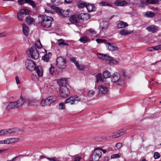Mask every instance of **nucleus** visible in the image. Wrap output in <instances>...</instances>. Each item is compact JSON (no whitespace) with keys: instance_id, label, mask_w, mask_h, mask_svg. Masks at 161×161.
I'll return each instance as SVG.
<instances>
[{"instance_id":"1","label":"nucleus","mask_w":161,"mask_h":161,"mask_svg":"<svg viewBox=\"0 0 161 161\" xmlns=\"http://www.w3.org/2000/svg\"><path fill=\"white\" fill-rule=\"evenodd\" d=\"M39 23L42 27L48 28L51 26V23L53 19L52 17L46 15H41L38 17Z\"/></svg>"},{"instance_id":"2","label":"nucleus","mask_w":161,"mask_h":161,"mask_svg":"<svg viewBox=\"0 0 161 161\" xmlns=\"http://www.w3.org/2000/svg\"><path fill=\"white\" fill-rule=\"evenodd\" d=\"M20 99V100L14 101L10 103L7 106V109L9 110L11 109L16 108L24 105V101L23 98L21 97Z\"/></svg>"},{"instance_id":"3","label":"nucleus","mask_w":161,"mask_h":161,"mask_svg":"<svg viewBox=\"0 0 161 161\" xmlns=\"http://www.w3.org/2000/svg\"><path fill=\"white\" fill-rule=\"evenodd\" d=\"M24 105L25 106H33L36 107L40 103L38 100L33 98H26L24 100Z\"/></svg>"},{"instance_id":"4","label":"nucleus","mask_w":161,"mask_h":161,"mask_svg":"<svg viewBox=\"0 0 161 161\" xmlns=\"http://www.w3.org/2000/svg\"><path fill=\"white\" fill-rule=\"evenodd\" d=\"M26 53L29 56H31L32 58L34 59H37L39 57V53L35 47H31L29 51L26 52Z\"/></svg>"},{"instance_id":"5","label":"nucleus","mask_w":161,"mask_h":161,"mask_svg":"<svg viewBox=\"0 0 161 161\" xmlns=\"http://www.w3.org/2000/svg\"><path fill=\"white\" fill-rule=\"evenodd\" d=\"M97 147L94 148L91 155V158L92 161H98L102 156L101 151L98 150Z\"/></svg>"},{"instance_id":"6","label":"nucleus","mask_w":161,"mask_h":161,"mask_svg":"<svg viewBox=\"0 0 161 161\" xmlns=\"http://www.w3.org/2000/svg\"><path fill=\"white\" fill-rule=\"evenodd\" d=\"M81 101L80 97L78 96L74 95L67 98L65 101V103H69L71 105L75 104V102Z\"/></svg>"},{"instance_id":"7","label":"nucleus","mask_w":161,"mask_h":161,"mask_svg":"<svg viewBox=\"0 0 161 161\" xmlns=\"http://www.w3.org/2000/svg\"><path fill=\"white\" fill-rule=\"evenodd\" d=\"M56 63L57 66L60 69H64L66 67V60L62 57L57 58Z\"/></svg>"},{"instance_id":"8","label":"nucleus","mask_w":161,"mask_h":161,"mask_svg":"<svg viewBox=\"0 0 161 161\" xmlns=\"http://www.w3.org/2000/svg\"><path fill=\"white\" fill-rule=\"evenodd\" d=\"M60 95L61 97H68L70 93V91L66 86H62L60 87Z\"/></svg>"},{"instance_id":"9","label":"nucleus","mask_w":161,"mask_h":161,"mask_svg":"<svg viewBox=\"0 0 161 161\" xmlns=\"http://www.w3.org/2000/svg\"><path fill=\"white\" fill-rule=\"evenodd\" d=\"M120 75L119 73L116 72L114 73L112 75L111 77V81L113 82H115L119 81V85H122L124 84V80H121L120 79Z\"/></svg>"},{"instance_id":"10","label":"nucleus","mask_w":161,"mask_h":161,"mask_svg":"<svg viewBox=\"0 0 161 161\" xmlns=\"http://www.w3.org/2000/svg\"><path fill=\"white\" fill-rule=\"evenodd\" d=\"M25 65L27 69L30 71L34 70L36 68L35 63L31 60H27L25 62Z\"/></svg>"},{"instance_id":"11","label":"nucleus","mask_w":161,"mask_h":161,"mask_svg":"<svg viewBox=\"0 0 161 161\" xmlns=\"http://www.w3.org/2000/svg\"><path fill=\"white\" fill-rule=\"evenodd\" d=\"M106 47L110 51H117L118 50V48L116 44L114 43L104 42Z\"/></svg>"},{"instance_id":"12","label":"nucleus","mask_w":161,"mask_h":161,"mask_svg":"<svg viewBox=\"0 0 161 161\" xmlns=\"http://www.w3.org/2000/svg\"><path fill=\"white\" fill-rule=\"evenodd\" d=\"M22 130L16 128L7 129H5L6 134H18Z\"/></svg>"},{"instance_id":"13","label":"nucleus","mask_w":161,"mask_h":161,"mask_svg":"<svg viewBox=\"0 0 161 161\" xmlns=\"http://www.w3.org/2000/svg\"><path fill=\"white\" fill-rule=\"evenodd\" d=\"M18 2L20 5L26 3L32 6L33 8L36 6V4L35 2L31 0H18Z\"/></svg>"},{"instance_id":"14","label":"nucleus","mask_w":161,"mask_h":161,"mask_svg":"<svg viewBox=\"0 0 161 161\" xmlns=\"http://www.w3.org/2000/svg\"><path fill=\"white\" fill-rule=\"evenodd\" d=\"M103 59L109 61V63L110 64H115L118 63L115 60H113L112 57L108 56L107 54H104V56Z\"/></svg>"},{"instance_id":"15","label":"nucleus","mask_w":161,"mask_h":161,"mask_svg":"<svg viewBox=\"0 0 161 161\" xmlns=\"http://www.w3.org/2000/svg\"><path fill=\"white\" fill-rule=\"evenodd\" d=\"M98 89L99 93L103 95H106L108 91V88L102 85H100L98 86Z\"/></svg>"},{"instance_id":"16","label":"nucleus","mask_w":161,"mask_h":161,"mask_svg":"<svg viewBox=\"0 0 161 161\" xmlns=\"http://www.w3.org/2000/svg\"><path fill=\"white\" fill-rule=\"evenodd\" d=\"M158 29V27L154 25H150L146 28V29L148 31L153 33L155 32Z\"/></svg>"},{"instance_id":"17","label":"nucleus","mask_w":161,"mask_h":161,"mask_svg":"<svg viewBox=\"0 0 161 161\" xmlns=\"http://www.w3.org/2000/svg\"><path fill=\"white\" fill-rule=\"evenodd\" d=\"M127 4V2L123 0H117L114 3V4L116 6H123Z\"/></svg>"},{"instance_id":"18","label":"nucleus","mask_w":161,"mask_h":161,"mask_svg":"<svg viewBox=\"0 0 161 161\" xmlns=\"http://www.w3.org/2000/svg\"><path fill=\"white\" fill-rule=\"evenodd\" d=\"M58 98L56 96H50L47 98L46 99L48 103H49L50 106L51 104L56 101L57 100Z\"/></svg>"},{"instance_id":"19","label":"nucleus","mask_w":161,"mask_h":161,"mask_svg":"<svg viewBox=\"0 0 161 161\" xmlns=\"http://www.w3.org/2000/svg\"><path fill=\"white\" fill-rule=\"evenodd\" d=\"M36 72L38 76L42 77L43 76V70L42 68L40 66L36 67L35 69Z\"/></svg>"},{"instance_id":"20","label":"nucleus","mask_w":161,"mask_h":161,"mask_svg":"<svg viewBox=\"0 0 161 161\" xmlns=\"http://www.w3.org/2000/svg\"><path fill=\"white\" fill-rule=\"evenodd\" d=\"M47 6H48L50 7V8L54 10L57 13L61 15L62 10H61L59 8L53 5L50 6L49 5V3H47Z\"/></svg>"},{"instance_id":"21","label":"nucleus","mask_w":161,"mask_h":161,"mask_svg":"<svg viewBox=\"0 0 161 161\" xmlns=\"http://www.w3.org/2000/svg\"><path fill=\"white\" fill-rule=\"evenodd\" d=\"M126 133V131H123V130H119L117 132V133L114 135L110 137L112 138H116L119 137L120 136L123 135Z\"/></svg>"},{"instance_id":"22","label":"nucleus","mask_w":161,"mask_h":161,"mask_svg":"<svg viewBox=\"0 0 161 161\" xmlns=\"http://www.w3.org/2000/svg\"><path fill=\"white\" fill-rule=\"evenodd\" d=\"M22 25L23 27V31L24 34L26 36H28L29 32V30L28 27L25 24H22Z\"/></svg>"},{"instance_id":"23","label":"nucleus","mask_w":161,"mask_h":161,"mask_svg":"<svg viewBox=\"0 0 161 161\" xmlns=\"http://www.w3.org/2000/svg\"><path fill=\"white\" fill-rule=\"evenodd\" d=\"M128 25L126 22L120 21L117 25V27L118 29L126 27Z\"/></svg>"},{"instance_id":"24","label":"nucleus","mask_w":161,"mask_h":161,"mask_svg":"<svg viewBox=\"0 0 161 161\" xmlns=\"http://www.w3.org/2000/svg\"><path fill=\"white\" fill-rule=\"evenodd\" d=\"M86 8L88 12L94 11L95 10V7L93 4L88 3L86 6Z\"/></svg>"},{"instance_id":"25","label":"nucleus","mask_w":161,"mask_h":161,"mask_svg":"<svg viewBox=\"0 0 161 161\" xmlns=\"http://www.w3.org/2000/svg\"><path fill=\"white\" fill-rule=\"evenodd\" d=\"M108 24V23L107 21H103L100 23V26L103 30H105L106 29Z\"/></svg>"},{"instance_id":"26","label":"nucleus","mask_w":161,"mask_h":161,"mask_svg":"<svg viewBox=\"0 0 161 161\" xmlns=\"http://www.w3.org/2000/svg\"><path fill=\"white\" fill-rule=\"evenodd\" d=\"M67 83V79L65 78H62L59 79L58 81V84L60 86H64Z\"/></svg>"},{"instance_id":"27","label":"nucleus","mask_w":161,"mask_h":161,"mask_svg":"<svg viewBox=\"0 0 161 161\" xmlns=\"http://www.w3.org/2000/svg\"><path fill=\"white\" fill-rule=\"evenodd\" d=\"M131 33V32L125 29H122L119 31L120 34L122 36H125L129 35Z\"/></svg>"},{"instance_id":"28","label":"nucleus","mask_w":161,"mask_h":161,"mask_svg":"<svg viewBox=\"0 0 161 161\" xmlns=\"http://www.w3.org/2000/svg\"><path fill=\"white\" fill-rule=\"evenodd\" d=\"M96 80L95 81V83L97 84L99 81H104V79L102 78V76L101 73H98L97 75H96Z\"/></svg>"},{"instance_id":"29","label":"nucleus","mask_w":161,"mask_h":161,"mask_svg":"<svg viewBox=\"0 0 161 161\" xmlns=\"http://www.w3.org/2000/svg\"><path fill=\"white\" fill-rule=\"evenodd\" d=\"M25 21L27 24L29 25H30L34 22V19L31 16H28L26 17Z\"/></svg>"},{"instance_id":"30","label":"nucleus","mask_w":161,"mask_h":161,"mask_svg":"<svg viewBox=\"0 0 161 161\" xmlns=\"http://www.w3.org/2000/svg\"><path fill=\"white\" fill-rule=\"evenodd\" d=\"M51 53L49 52L48 54H46L42 57V59L46 62H48L49 60Z\"/></svg>"},{"instance_id":"31","label":"nucleus","mask_w":161,"mask_h":161,"mask_svg":"<svg viewBox=\"0 0 161 161\" xmlns=\"http://www.w3.org/2000/svg\"><path fill=\"white\" fill-rule=\"evenodd\" d=\"M69 21L72 23H76L78 22V20L76 16L72 15L69 19Z\"/></svg>"},{"instance_id":"32","label":"nucleus","mask_w":161,"mask_h":161,"mask_svg":"<svg viewBox=\"0 0 161 161\" xmlns=\"http://www.w3.org/2000/svg\"><path fill=\"white\" fill-rule=\"evenodd\" d=\"M111 76V73L108 70L104 71L103 74V77L105 79L108 78L110 77Z\"/></svg>"},{"instance_id":"33","label":"nucleus","mask_w":161,"mask_h":161,"mask_svg":"<svg viewBox=\"0 0 161 161\" xmlns=\"http://www.w3.org/2000/svg\"><path fill=\"white\" fill-rule=\"evenodd\" d=\"M58 45L60 47H62L64 45H67L68 44L64 42V41L63 39H61L57 40Z\"/></svg>"},{"instance_id":"34","label":"nucleus","mask_w":161,"mask_h":161,"mask_svg":"<svg viewBox=\"0 0 161 161\" xmlns=\"http://www.w3.org/2000/svg\"><path fill=\"white\" fill-rule=\"evenodd\" d=\"M69 11L68 10L62 11L61 15L64 17H67L69 16Z\"/></svg>"},{"instance_id":"35","label":"nucleus","mask_w":161,"mask_h":161,"mask_svg":"<svg viewBox=\"0 0 161 161\" xmlns=\"http://www.w3.org/2000/svg\"><path fill=\"white\" fill-rule=\"evenodd\" d=\"M42 107H45L46 106H50L49 103L46 99H43L40 103Z\"/></svg>"},{"instance_id":"36","label":"nucleus","mask_w":161,"mask_h":161,"mask_svg":"<svg viewBox=\"0 0 161 161\" xmlns=\"http://www.w3.org/2000/svg\"><path fill=\"white\" fill-rule=\"evenodd\" d=\"M145 16L149 18H153L155 16V14L154 13L151 11H148L146 12L145 14Z\"/></svg>"},{"instance_id":"37","label":"nucleus","mask_w":161,"mask_h":161,"mask_svg":"<svg viewBox=\"0 0 161 161\" xmlns=\"http://www.w3.org/2000/svg\"><path fill=\"white\" fill-rule=\"evenodd\" d=\"M99 4L100 6H108L110 7H112V5L111 4L107 2H101L99 3Z\"/></svg>"},{"instance_id":"38","label":"nucleus","mask_w":161,"mask_h":161,"mask_svg":"<svg viewBox=\"0 0 161 161\" xmlns=\"http://www.w3.org/2000/svg\"><path fill=\"white\" fill-rule=\"evenodd\" d=\"M80 41L81 42H82L84 43H85L88 42L89 39L87 37L84 36L81 37L79 39Z\"/></svg>"},{"instance_id":"39","label":"nucleus","mask_w":161,"mask_h":161,"mask_svg":"<svg viewBox=\"0 0 161 161\" xmlns=\"http://www.w3.org/2000/svg\"><path fill=\"white\" fill-rule=\"evenodd\" d=\"M23 14L19 12H17V17L19 21H22L24 18V16L23 15Z\"/></svg>"},{"instance_id":"40","label":"nucleus","mask_w":161,"mask_h":161,"mask_svg":"<svg viewBox=\"0 0 161 161\" xmlns=\"http://www.w3.org/2000/svg\"><path fill=\"white\" fill-rule=\"evenodd\" d=\"M20 12L23 14H29L30 11L26 8H23L20 9Z\"/></svg>"},{"instance_id":"41","label":"nucleus","mask_w":161,"mask_h":161,"mask_svg":"<svg viewBox=\"0 0 161 161\" xmlns=\"http://www.w3.org/2000/svg\"><path fill=\"white\" fill-rule=\"evenodd\" d=\"M159 2L158 0H147V3L155 4L158 3Z\"/></svg>"},{"instance_id":"42","label":"nucleus","mask_w":161,"mask_h":161,"mask_svg":"<svg viewBox=\"0 0 161 161\" xmlns=\"http://www.w3.org/2000/svg\"><path fill=\"white\" fill-rule=\"evenodd\" d=\"M11 144H12L18 142L19 139L18 138H10Z\"/></svg>"},{"instance_id":"43","label":"nucleus","mask_w":161,"mask_h":161,"mask_svg":"<svg viewBox=\"0 0 161 161\" xmlns=\"http://www.w3.org/2000/svg\"><path fill=\"white\" fill-rule=\"evenodd\" d=\"M86 14L84 13H82L79 14L77 16V18L79 19H83L85 18Z\"/></svg>"},{"instance_id":"44","label":"nucleus","mask_w":161,"mask_h":161,"mask_svg":"<svg viewBox=\"0 0 161 161\" xmlns=\"http://www.w3.org/2000/svg\"><path fill=\"white\" fill-rule=\"evenodd\" d=\"M35 46L38 48H40L42 47V45L39 40L35 42Z\"/></svg>"},{"instance_id":"45","label":"nucleus","mask_w":161,"mask_h":161,"mask_svg":"<svg viewBox=\"0 0 161 161\" xmlns=\"http://www.w3.org/2000/svg\"><path fill=\"white\" fill-rule=\"evenodd\" d=\"M87 5V3H79L78 4V6L80 8H83L86 7Z\"/></svg>"},{"instance_id":"46","label":"nucleus","mask_w":161,"mask_h":161,"mask_svg":"<svg viewBox=\"0 0 161 161\" xmlns=\"http://www.w3.org/2000/svg\"><path fill=\"white\" fill-rule=\"evenodd\" d=\"M65 103H60L58 105V108L60 110H63L65 109Z\"/></svg>"},{"instance_id":"47","label":"nucleus","mask_w":161,"mask_h":161,"mask_svg":"<svg viewBox=\"0 0 161 161\" xmlns=\"http://www.w3.org/2000/svg\"><path fill=\"white\" fill-rule=\"evenodd\" d=\"M120 157V156L119 154L118 153H117L111 155V158H119Z\"/></svg>"},{"instance_id":"48","label":"nucleus","mask_w":161,"mask_h":161,"mask_svg":"<svg viewBox=\"0 0 161 161\" xmlns=\"http://www.w3.org/2000/svg\"><path fill=\"white\" fill-rule=\"evenodd\" d=\"M70 61L71 62L74 63L76 66H77L78 65V62L76 60L75 58H72L70 59Z\"/></svg>"},{"instance_id":"49","label":"nucleus","mask_w":161,"mask_h":161,"mask_svg":"<svg viewBox=\"0 0 161 161\" xmlns=\"http://www.w3.org/2000/svg\"><path fill=\"white\" fill-rule=\"evenodd\" d=\"M95 94V92L93 90L89 91L88 93V96L89 97H92Z\"/></svg>"},{"instance_id":"50","label":"nucleus","mask_w":161,"mask_h":161,"mask_svg":"<svg viewBox=\"0 0 161 161\" xmlns=\"http://www.w3.org/2000/svg\"><path fill=\"white\" fill-rule=\"evenodd\" d=\"M160 155L158 152H155L154 153V157L155 159H158L160 157Z\"/></svg>"},{"instance_id":"51","label":"nucleus","mask_w":161,"mask_h":161,"mask_svg":"<svg viewBox=\"0 0 161 161\" xmlns=\"http://www.w3.org/2000/svg\"><path fill=\"white\" fill-rule=\"evenodd\" d=\"M4 144H11L10 138H8L3 140Z\"/></svg>"},{"instance_id":"52","label":"nucleus","mask_w":161,"mask_h":161,"mask_svg":"<svg viewBox=\"0 0 161 161\" xmlns=\"http://www.w3.org/2000/svg\"><path fill=\"white\" fill-rule=\"evenodd\" d=\"M153 49L154 50H161V44L153 47Z\"/></svg>"},{"instance_id":"53","label":"nucleus","mask_w":161,"mask_h":161,"mask_svg":"<svg viewBox=\"0 0 161 161\" xmlns=\"http://www.w3.org/2000/svg\"><path fill=\"white\" fill-rule=\"evenodd\" d=\"M76 66L80 70H82L85 69V66L84 65H79V63L78 64V65Z\"/></svg>"},{"instance_id":"54","label":"nucleus","mask_w":161,"mask_h":161,"mask_svg":"<svg viewBox=\"0 0 161 161\" xmlns=\"http://www.w3.org/2000/svg\"><path fill=\"white\" fill-rule=\"evenodd\" d=\"M6 135L5 129L0 130V136H3Z\"/></svg>"},{"instance_id":"55","label":"nucleus","mask_w":161,"mask_h":161,"mask_svg":"<svg viewBox=\"0 0 161 161\" xmlns=\"http://www.w3.org/2000/svg\"><path fill=\"white\" fill-rule=\"evenodd\" d=\"M147 3V0H146V2L142 1H141L140 5L141 7H144L146 6Z\"/></svg>"},{"instance_id":"56","label":"nucleus","mask_w":161,"mask_h":161,"mask_svg":"<svg viewBox=\"0 0 161 161\" xmlns=\"http://www.w3.org/2000/svg\"><path fill=\"white\" fill-rule=\"evenodd\" d=\"M49 71L50 74H53L54 72V67L51 65V67L49 68Z\"/></svg>"},{"instance_id":"57","label":"nucleus","mask_w":161,"mask_h":161,"mask_svg":"<svg viewBox=\"0 0 161 161\" xmlns=\"http://www.w3.org/2000/svg\"><path fill=\"white\" fill-rule=\"evenodd\" d=\"M104 56V54H102L100 53H98L97 54V56L98 57L100 58L103 59Z\"/></svg>"},{"instance_id":"58","label":"nucleus","mask_w":161,"mask_h":161,"mask_svg":"<svg viewBox=\"0 0 161 161\" xmlns=\"http://www.w3.org/2000/svg\"><path fill=\"white\" fill-rule=\"evenodd\" d=\"M116 148L118 149H120L122 147V144L121 143H117L116 145Z\"/></svg>"},{"instance_id":"59","label":"nucleus","mask_w":161,"mask_h":161,"mask_svg":"<svg viewBox=\"0 0 161 161\" xmlns=\"http://www.w3.org/2000/svg\"><path fill=\"white\" fill-rule=\"evenodd\" d=\"M96 41L97 43H101L105 42L106 40L104 39H96Z\"/></svg>"},{"instance_id":"60","label":"nucleus","mask_w":161,"mask_h":161,"mask_svg":"<svg viewBox=\"0 0 161 161\" xmlns=\"http://www.w3.org/2000/svg\"><path fill=\"white\" fill-rule=\"evenodd\" d=\"M88 31L92 34L95 35L96 34V32L92 29H90L88 30Z\"/></svg>"},{"instance_id":"61","label":"nucleus","mask_w":161,"mask_h":161,"mask_svg":"<svg viewBox=\"0 0 161 161\" xmlns=\"http://www.w3.org/2000/svg\"><path fill=\"white\" fill-rule=\"evenodd\" d=\"M97 148H98V150H99L100 151H102L103 152V153H105L107 152L106 150L104 149H103L100 147H97Z\"/></svg>"},{"instance_id":"62","label":"nucleus","mask_w":161,"mask_h":161,"mask_svg":"<svg viewBox=\"0 0 161 161\" xmlns=\"http://www.w3.org/2000/svg\"><path fill=\"white\" fill-rule=\"evenodd\" d=\"M6 36V33L5 32H3L0 33V38L5 36Z\"/></svg>"},{"instance_id":"63","label":"nucleus","mask_w":161,"mask_h":161,"mask_svg":"<svg viewBox=\"0 0 161 161\" xmlns=\"http://www.w3.org/2000/svg\"><path fill=\"white\" fill-rule=\"evenodd\" d=\"M15 80L17 85L19 84L20 83V81L18 76H16Z\"/></svg>"},{"instance_id":"64","label":"nucleus","mask_w":161,"mask_h":161,"mask_svg":"<svg viewBox=\"0 0 161 161\" xmlns=\"http://www.w3.org/2000/svg\"><path fill=\"white\" fill-rule=\"evenodd\" d=\"M18 156H16L13 158L11 160H7L6 161H15Z\"/></svg>"}]
</instances>
